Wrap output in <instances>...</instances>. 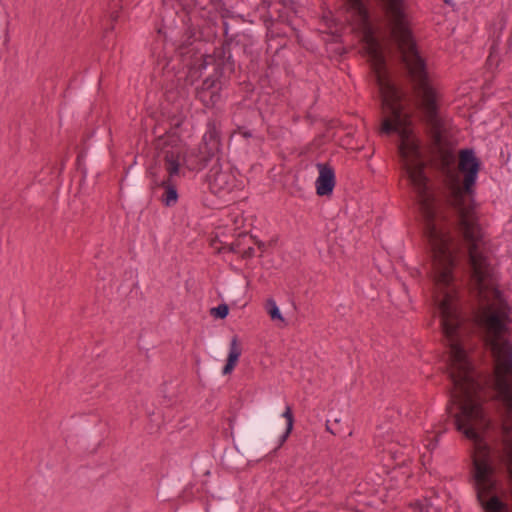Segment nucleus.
Instances as JSON below:
<instances>
[{
	"label": "nucleus",
	"instance_id": "obj_1",
	"mask_svg": "<svg viewBox=\"0 0 512 512\" xmlns=\"http://www.w3.org/2000/svg\"><path fill=\"white\" fill-rule=\"evenodd\" d=\"M480 162L474 152H459L457 169L445 159V171L451 190V203L458 214V224L466 242L472 278L480 297L486 304L477 320L485 332L486 344L494 358H512V332L507 328L509 307L492 281V265L489 262L480 227L476 224L469 203L472 187L476 182Z\"/></svg>",
	"mask_w": 512,
	"mask_h": 512
},
{
	"label": "nucleus",
	"instance_id": "obj_2",
	"mask_svg": "<svg viewBox=\"0 0 512 512\" xmlns=\"http://www.w3.org/2000/svg\"><path fill=\"white\" fill-rule=\"evenodd\" d=\"M203 145L198 153L188 152L185 144L175 133L159 136L155 141V165L163 169L167 180H162V201L171 206L176 203L178 194L173 183L174 177L181 175L184 168L189 170L200 169L214 157L218 142L215 132H208L203 136Z\"/></svg>",
	"mask_w": 512,
	"mask_h": 512
},
{
	"label": "nucleus",
	"instance_id": "obj_3",
	"mask_svg": "<svg viewBox=\"0 0 512 512\" xmlns=\"http://www.w3.org/2000/svg\"><path fill=\"white\" fill-rule=\"evenodd\" d=\"M208 184L211 192L220 197H224L241 185L228 164L225 167H213L208 175Z\"/></svg>",
	"mask_w": 512,
	"mask_h": 512
},
{
	"label": "nucleus",
	"instance_id": "obj_4",
	"mask_svg": "<svg viewBox=\"0 0 512 512\" xmlns=\"http://www.w3.org/2000/svg\"><path fill=\"white\" fill-rule=\"evenodd\" d=\"M390 30H410L403 0H382Z\"/></svg>",
	"mask_w": 512,
	"mask_h": 512
},
{
	"label": "nucleus",
	"instance_id": "obj_5",
	"mask_svg": "<svg viewBox=\"0 0 512 512\" xmlns=\"http://www.w3.org/2000/svg\"><path fill=\"white\" fill-rule=\"evenodd\" d=\"M319 175L316 179V192L319 196L332 193L335 186L334 170L326 164H317Z\"/></svg>",
	"mask_w": 512,
	"mask_h": 512
},
{
	"label": "nucleus",
	"instance_id": "obj_6",
	"mask_svg": "<svg viewBox=\"0 0 512 512\" xmlns=\"http://www.w3.org/2000/svg\"><path fill=\"white\" fill-rule=\"evenodd\" d=\"M240 355H241V347H240L239 341H238L237 337H233L230 342L227 363L223 367V370H222L223 375H228L233 371L234 367L236 366V364L238 362Z\"/></svg>",
	"mask_w": 512,
	"mask_h": 512
},
{
	"label": "nucleus",
	"instance_id": "obj_7",
	"mask_svg": "<svg viewBox=\"0 0 512 512\" xmlns=\"http://www.w3.org/2000/svg\"><path fill=\"white\" fill-rule=\"evenodd\" d=\"M266 312L272 321H279L281 323H285V320L281 314L280 309L276 305V302L273 299H268L265 305Z\"/></svg>",
	"mask_w": 512,
	"mask_h": 512
},
{
	"label": "nucleus",
	"instance_id": "obj_8",
	"mask_svg": "<svg viewBox=\"0 0 512 512\" xmlns=\"http://www.w3.org/2000/svg\"><path fill=\"white\" fill-rule=\"evenodd\" d=\"M281 417L284 418L286 421V428H285L284 434L281 437L280 444H282L286 441L287 437L289 436V434L291 433L292 428H293L294 417H293L292 410H291L290 406H286V409L281 414Z\"/></svg>",
	"mask_w": 512,
	"mask_h": 512
},
{
	"label": "nucleus",
	"instance_id": "obj_9",
	"mask_svg": "<svg viewBox=\"0 0 512 512\" xmlns=\"http://www.w3.org/2000/svg\"><path fill=\"white\" fill-rule=\"evenodd\" d=\"M228 307L225 304L219 305L211 309V314L217 318L223 319L228 315Z\"/></svg>",
	"mask_w": 512,
	"mask_h": 512
},
{
	"label": "nucleus",
	"instance_id": "obj_10",
	"mask_svg": "<svg viewBox=\"0 0 512 512\" xmlns=\"http://www.w3.org/2000/svg\"><path fill=\"white\" fill-rule=\"evenodd\" d=\"M424 445L427 449L431 450L436 446V441H434V439L429 437L424 440Z\"/></svg>",
	"mask_w": 512,
	"mask_h": 512
},
{
	"label": "nucleus",
	"instance_id": "obj_11",
	"mask_svg": "<svg viewBox=\"0 0 512 512\" xmlns=\"http://www.w3.org/2000/svg\"><path fill=\"white\" fill-rule=\"evenodd\" d=\"M487 61H488L489 66H492V64L495 61V48H492V51L490 52V55H489Z\"/></svg>",
	"mask_w": 512,
	"mask_h": 512
},
{
	"label": "nucleus",
	"instance_id": "obj_12",
	"mask_svg": "<svg viewBox=\"0 0 512 512\" xmlns=\"http://www.w3.org/2000/svg\"><path fill=\"white\" fill-rule=\"evenodd\" d=\"M203 85H204V88H205V89H210V88H213V87H214V85H215V81H214V80L210 81L209 79H207V80L204 82V84H203Z\"/></svg>",
	"mask_w": 512,
	"mask_h": 512
},
{
	"label": "nucleus",
	"instance_id": "obj_13",
	"mask_svg": "<svg viewBox=\"0 0 512 512\" xmlns=\"http://www.w3.org/2000/svg\"><path fill=\"white\" fill-rule=\"evenodd\" d=\"M233 222L236 227H239L240 218L238 215L235 218H233Z\"/></svg>",
	"mask_w": 512,
	"mask_h": 512
}]
</instances>
